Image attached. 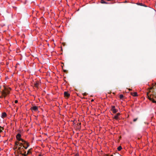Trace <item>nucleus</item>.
<instances>
[{
  "mask_svg": "<svg viewBox=\"0 0 156 156\" xmlns=\"http://www.w3.org/2000/svg\"><path fill=\"white\" fill-rule=\"evenodd\" d=\"M21 134L19 133L16 136V138L17 140L19 141H22L24 143V144H26L27 145V147H25L24 146H23V147L26 149H27L28 147H29L30 145L28 142H27L26 141L22 139L21 138Z\"/></svg>",
  "mask_w": 156,
  "mask_h": 156,
  "instance_id": "nucleus-1",
  "label": "nucleus"
},
{
  "mask_svg": "<svg viewBox=\"0 0 156 156\" xmlns=\"http://www.w3.org/2000/svg\"><path fill=\"white\" fill-rule=\"evenodd\" d=\"M111 110L114 113H116L118 111L115 108V107L114 105H112L111 106Z\"/></svg>",
  "mask_w": 156,
  "mask_h": 156,
  "instance_id": "nucleus-2",
  "label": "nucleus"
},
{
  "mask_svg": "<svg viewBox=\"0 0 156 156\" xmlns=\"http://www.w3.org/2000/svg\"><path fill=\"white\" fill-rule=\"evenodd\" d=\"M30 109L32 110V111H33L35 112H37L38 111V107L36 106H34L31 107Z\"/></svg>",
  "mask_w": 156,
  "mask_h": 156,
  "instance_id": "nucleus-3",
  "label": "nucleus"
},
{
  "mask_svg": "<svg viewBox=\"0 0 156 156\" xmlns=\"http://www.w3.org/2000/svg\"><path fill=\"white\" fill-rule=\"evenodd\" d=\"M148 99L151 101H152V102L154 103H156V101H155V100L153 98L151 97H148Z\"/></svg>",
  "mask_w": 156,
  "mask_h": 156,
  "instance_id": "nucleus-4",
  "label": "nucleus"
},
{
  "mask_svg": "<svg viewBox=\"0 0 156 156\" xmlns=\"http://www.w3.org/2000/svg\"><path fill=\"white\" fill-rule=\"evenodd\" d=\"M18 143L19 144V147L18 148V150L20 151L22 147V145H23V144L22 143H21L18 142Z\"/></svg>",
  "mask_w": 156,
  "mask_h": 156,
  "instance_id": "nucleus-5",
  "label": "nucleus"
},
{
  "mask_svg": "<svg viewBox=\"0 0 156 156\" xmlns=\"http://www.w3.org/2000/svg\"><path fill=\"white\" fill-rule=\"evenodd\" d=\"M6 115H7L6 113L5 112H4L2 113L1 117L2 118H5V117L6 116Z\"/></svg>",
  "mask_w": 156,
  "mask_h": 156,
  "instance_id": "nucleus-6",
  "label": "nucleus"
},
{
  "mask_svg": "<svg viewBox=\"0 0 156 156\" xmlns=\"http://www.w3.org/2000/svg\"><path fill=\"white\" fill-rule=\"evenodd\" d=\"M64 94L65 96L69 97L70 95L67 92L65 91L64 92Z\"/></svg>",
  "mask_w": 156,
  "mask_h": 156,
  "instance_id": "nucleus-7",
  "label": "nucleus"
},
{
  "mask_svg": "<svg viewBox=\"0 0 156 156\" xmlns=\"http://www.w3.org/2000/svg\"><path fill=\"white\" fill-rule=\"evenodd\" d=\"M40 85V83H35L34 86L35 87H38Z\"/></svg>",
  "mask_w": 156,
  "mask_h": 156,
  "instance_id": "nucleus-8",
  "label": "nucleus"
},
{
  "mask_svg": "<svg viewBox=\"0 0 156 156\" xmlns=\"http://www.w3.org/2000/svg\"><path fill=\"white\" fill-rule=\"evenodd\" d=\"M132 95L133 96L136 97L137 96V94L136 92H134L132 94Z\"/></svg>",
  "mask_w": 156,
  "mask_h": 156,
  "instance_id": "nucleus-9",
  "label": "nucleus"
},
{
  "mask_svg": "<svg viewBox=\"0 0 156 156\" xmlns=\"http://www.w3.org/2000/svg\"><path fill=\"white\" fill-rule=\"evenodd\" d=\"M122 149L121 146H119L117 148V149L119 151H120Z\"/></svg>",
  "mask_w": 156,
  "mask_h": 156,
  "instance_id": "nucleus-10",
  "label": "nucleus"
},
{
  "mask_svg": "<svg viewBox=\"0 0 156 156\" xmlns=\"http://www.w3.org/2000/svg\"><path fill=\"white\" fill-rule=\"evenodd\" d=\"M114 118L116 120H117L118 118V117L116 115H115L114 116Z\"/></svg>",
  "mask_w": 156,
  "mask_h": 156,
  "instance_id": "nucleus-11",
  "label": "nucleus"
},
{
  "mask_svg": "<svg viewBox=\"0 0 156 156\" xmlns=\"http://www.w3.org/2000/svg\"><path fill=\"white\" fill-rule=\"evenodd\" d=\"M2 129H3L4 128L1 126H0V133H1L2 132Z\"/></svg>",
  "mask_w": 156,
  "mask_h": 156,
  "instance_id": "nucleus-12",
  "label": "nucleus"
},
{
  "mask_svg": "<svg viewBox=\"0 0 156 156\" xmlns=\"http://www.w3.org/2000/svg\"><path fill=\"white\" fill-rule=\"evenodd\" d=\"M101 3H105V4H107V3H106V2H105L103 0H101Z\"/></svg>",
  "mask_w": 156,
  "mask_h": 156,
  "instance_id": "nucleus-13",
  "label": "nucleus"
},
{
  "mask_svg": "<svg viewBox=\"0 0 156 156\" xmlns=\"http://www.w3.org/2000/svg\"><path fill=\"white\" fill-rule=\"evenodd\" d=\"M123 97V96L122 94H120L119 95V97L120 99H122Z\"/></svg>",
  "mask_w": 156,
  "mask_h": 156,
  "instance_id": "nucleus-14",
  "label": "nucleus"
},
{
  "mask_svg": "<svg viewBox=\"0 0 156 156\" xmlns=\"http://www.w3.org/2000/svg\"><path fill=\"white\" fill-rule=\"evenodd\" d=\"M137 118L134 119H133V122H135L137 120Z\"/></svg>",
  "mask_w": 156,
  "mask_h": 156,
  "instance_id": "nucleus-15",
  "label": "nucleus"
},
{
  "mask_svg": "<svg viewBox=\"0 0 156 156\" xmlns=\"http://www.w3.org/2000/svg\"><path fill=\"white\" fill-rule=\"evenodd\" d=\"M5 93L6 94H8L9 93V91H7L6 92H5Z\"/></svg>",
  "mask_w": 156,
  "mask_h": 156,
  "instance_id": "nucleus-16",
  "label": "nucleus"
},
{
  "mask_svg": "<svg viewBox=\"0 0 156 156\" xmlns=\"http://www.w3.org/2000/svg\"><path fill=\"white\" fill-rule=\"evenodd\" d=\"M120 115V113H118L116 115L118 117V116H119Z\"/></svg>",
  "mask_w": 156,
  "mask_h": 156,
  "instance_id": "nucleus-17",
  "label": "nucleus"
},
{
  "mask_svg": "<svg viewBox=\"0 0 156 156\" xmlns=\"http://www.w3.org/2000/svg\"><path fill=\"white\" fill-rule=\"evenodd\" d=\"M18 142H16V143H15V145H16V146H17H17L18 145V144H19L18 143Z\"/></svg>",
  "mask_w": 156,
  "mask_h": 156,
  "instance_id": "nucleus-18",
  "label": "nucleus"
},
{
  "mask_svg": "<svg viewBox=\"0 0 156 156\" xmlns=\"http://www.w3.org/2000/svg\"><path fill=\"white\" fill-rule=\"evenodd\" d=\"M22 155L24 156H27V155L26 154H22Z\"/></svg>",
  "mask_w": 156,
  "mask_h": 156,
  "instance_id": "nucleus-19",
  "label": "nucleus"
},
{
  "mask_svg": "<svg viewBox=\"0 0 156 156\" xmlns=\"http://www.w3.org/2000/svg\"><path fill=\"white\" fill-rule=\"evenodd\" d=\"M17 102H18V101H17V100H15V103H17Z\"/></svg>",
  "mask_w": 156,
  "mask_h": 156,
  "instance_id": "nucleus-20",
  "label": "nucleus"
},
{
  "mask_svg": "<svg viewBox=\"0 0 156 156\" xmlns=\"http://www.w3.org/2000/svg\"><path fill=\"white\" fill-rule=\"evenodd\" d=\"M138 5H142V3H139V4H138Z\"/></svg>",
  "mask_w": 156,
  "mask_h": 156,
  "instance_id": "nucleus-21",
  "label": "nucleus"
},
{
  "mask_svg": "<svg viewBox=\"0 0 156 156\" xmlns=\"http://www.w3.org/2000/svg\"><path fill=\"white\" fill-rule=\"evenodd\" d=\"M106 155V156H108L107 155ZM110 156H113V155H111Z\"/></svg>",
  "mask_w": 156,
  "mask_h": 156,
  "instance_id": "nucleus-22",
  "label": "nucleus"
},
{
  "mask_svg": "<svg viewBox=\"0 0 156 156\" xmlns=\"http://www.w3.org/2000/svg\"><path fill=\"white\" fill-rule=\"evenodd\" d=\"M86 94L85 93L84 94V95H85Z\"/></svg>",
  "mask_w": 156,
  "mask_h": 156,
  "instance_id": "nucleus-23",
  "label": "nucleus"
},
{
  "mask_svg": "<svg viewBox=\"0 0 156 156\" xmlns=\"http://www.w3.org/2000/svg\"><path fill=\"white\" fill-rule=\"evenodd\" d=\"M154 98H156V96H154Z\"/></svg>",
  "mask_w": 156,
  "mask_h": 156,
  "instance_id": "nucleus-24",
  "label": "nucleus"
},
{
  "mask_svg": "<svg viewBox=\"0 0 156 156\" xmlns=\"http://www.w3.org/2000/svg\"><path fill=\"white\" fill-rule=\"evenodd\" d=\"M94 101V100H92V101Z\"/></svg>",
  "mask_w": 156,
  "mask_h": 156,
  "instance_id": "nucleus-25",
  "label": "nucleus"
},
{
  "mask_svg": "<svg viewBox=\"0 0 156 156\" xmlns=\"http://www.w3.org/2000/svg\"><path fill=\"white\" fill-rule=\"evenodd\" d=\"M28 153H29V151L28 152V153H27V154H28Z\"/></svg>",
  "mask_w": 156,
  "mask_h": 156,
  "instance_id": "nucleus-26",
  "label": "nucleus"
},
{
  "mask_svg": "<svg viewBox=\"0 0 156 156\" xmlns=\"http://www.w3.org/2000/svg\"><path fill=\"white\" fill-rule=\"evenodd\" d=\"M25 144V145H26V146H27V145L26 144Z\"/></svg>",
  "mask_w": 156,
  "mask_h": 156,
  "instance_id": "nucleus-27",
  "label": "nucleus"
},
{
  "mask_svg": "<svg viewBox=\"0 0 156 156\" xmlns=\"http://www.w3.org/2000/svg\"><path fill=\"white\" fill-rule=\"evenodd\" d=\"M155 84L156 85V83H155Z\"/></svg>",
  "mask_w": 156,
  "mask_h": 156,
  "instance_id": "nucleus-28",
  "label": "nucleus"
}]
</instances>
